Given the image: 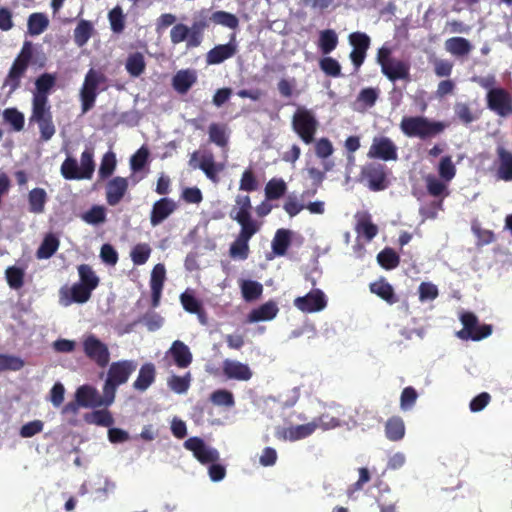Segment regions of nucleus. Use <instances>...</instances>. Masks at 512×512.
Segmentation results:
<instances>
[{
    "label": "nucleus",
    "instance_id": "obj_1",
    "mask_svg": "<svg viewBox=\"0 0 512 512\" xmlns=\"http://www.w3.org/2000/svg\"><path fill=\"white\" fill-rule=\"evenodd\" d=\"M136 368L137 363L132 360H122L111 364L103 388L104 394L109 397L108 402L114 401L116 388L126 383Z\"/></svg>",
    "mask_w": 512,
    "mask_h": 512
},
{
    "label": "nucleus",
    "instance_id": "obj_2",
    "mask_svg": "<svg viewBox=\"0 0 512 512\" xmlns=\"http://www.w3.org/2000/svg\"><path fill=\"white\" fill-rule=\"evenodd\" d=\"M441 122H431L423 117H404L400 128L408 137L426 138L439 134L444 129Z\"/></svg>",
    "mask_w": 512,
    "mask_h": 512
},
{
    "label": "nucleus",
    "instance_id": "obj_3",
    "mask_svg": "<svg viewBox=\"0 0 512 512\" xmlns=\"http://www.w3.org/2000/svg\"><path fill=\"white\" fill-rule=\"evenodd\" d=\"M460 321L463 329L457 332V337L462 340L479 341L487 338L492 333L490 325H480L477 317L470 312H464L460 315Z\"/></svg>",
    "mask_w": 512,
    "mask_h": 512
},
{
    "label": "nucleus",
    "instance_id": "obj_4",
    "mask_svg": "<svg viewBox=\"0 0 512 512\" xmlns=\"http://www.w3.org/2000/svg\"><path fill=\"white\" fill-rule=\"evenodd\" d=\"M105 81V76L94 69H90L84 79L80 90V99L82 102L83 113L90 110L95 103L99 87Z\"/></svg>",
    "mask_w": 512,
    "mask_h": 512
},
{
    "label": "nucleus",
    "instance_id": "obj_5",
    "mask_svg": "<svg viewBox=\"0 0 512 512\" xmlns=\"http://www.w3.org/2000/svg\"><path fill=\"white\" fill-rule=\"evenodd\" d=\"M292 124L294 131L306 144L313 141L318 122L310 110L298 108L293 116Z\"/></svg>",
    "mask_w": 512,
    "mask_h": 512
},
{
    "label": "nucleus",
    "instance_id": "obj_6",
    "mask_svg": "<svg viewBox=\"0 0 512 512\" xmlns=\"http://www.w3.org/2000/svg\"><path fill=\"white\" fill-rule=\"evenodd\" d=\"M84 354L99 367H105L110 360L108 346L93 334L84 335L82 338Z\"/></svg>",
    "mask_w": 512,
    "mask_h": 512
},
{
    "label": "nucleus",
    "instance_id": "obj_7",
    "mask_svg": "<svg viewBox=\"0 0 512 512\" xmlns=\"http://www.w3.org/2000/svg\"><path fill=\"white\" fill-rule=\"evenodd\" d=\"M32 57V48L30 43H25L18 57L15 59L9 74L5 80V85L11 90H15L20 83V79L27 70Z\"/></svg>",
    "mask_w": 512,
    "mask_h": 512
},
{
    "label": "nucleus",
    "instance_id": "obj_8",
    "mask_svg": "<svg viewBox=\"0 0 512 512\" xmlns=\"http://www.w3.org/2000/svg\"><path fill=\"white\" fill-rule=\"evenodd\" d=\"M294 306L304 313L323 311L327 306V297L320 289H313L305 296L294 299Z\"/></svg>",
    "mask_w": 512,
    "mask_h": 512
},
{
    "label": "nucleus",
    "instance_id": "obj_9",
    "mask_svg": "<svg viewBox=\"0 0 512 512\" xmlns=\"http://www.w3.org/2000/svg\"><path fill=\"white\" fill-rule=\"evenodd\" d=\"M390 51L387 48H381L378 52V62L381 65L382 72L390 79H403L408 75V67L405 63L390 59Z\"/></svg>",
    "mask_w": 512,
    "mask_h": 512
},
{
    "label": "nucleus",
    "instance_id": "obj_10",
    "mask_svg": "<svg viewBox=\"0 0 512 512\" xmlns=\"http://www.w3.org/2000/svg\"><path fill=\"white\" fill-rule=\"evenodd\" d=\"M91 293L85 285L78 282L71 286L65 285L59 290V303L64 307L73 303L84 304L90 299Z\"/></svg>",
    "mask_w": 512,
    "mask_h": 512
},
{
    "label": "nucleus",
    "instance_id": "obj_11",
    "mask_svg": "<svg viewBox=\"0 0 512 512\" xmlns=\"http://www.w3.org/2000/svg\"><path fill=\"white\" fill-rule=\"evenodd\" d=\"M318 429V423L311 421L301 425H290L278 427L275 432V436L280 440L285 441H298L309 437Z\"/></svg>",
    "mask_w": 512,
    "mask_h": 512
},
{
    "label": "nucleus",
    "instance_id": "obj_12",
    "mask_svg": "<svg viewBox=\"0 0 512 512\" xmlns=\"http://www.w3.org/2000/svg\"><path fill=\"white\" fill-rule=\"evenodd\" d=\"M108 395L103 393L99 395L97 390L89 385L80 386L75 393V400L80 407L93 408L99 406H109L113 402H108Z\"/></svg>",
    "mask_w": 512,
    "mask_h": 512
},
{
    "label": "nucleus",
    "instance_id": "obj_13",
    "mask_svg": "<svg viewBox=\"0 0 512 512\" xmlns=\"http://www.w3.org/2000/svg\"><path fill=\"white\" fill-rule=\"evenodd\" d=\"M184 447L191 451L194 457L202 464L214 463L219 459L218 451L206 445L200 438H189L185 441Z\"/></svg>",
    "mask_w": 512,
    "mask_h": 512
},
{
    "label": "nucleus",
    "instance_id": "obj_14",
    "mask_svg": "<svg viewBox=\"0 0 512 512\" xmlns=\"http://www.w3.org/2000/svg\"><path fill=\"white\" fill-rule=\"evenodd\" d=\"M367 156L369 158H377L383 161L397 159V147L391 139L387 137H375L369 148Z\"/></svg>",
    "mask_w": 512,
    "mask_h": 512
},
{
    "label": "nucleus",
    "instance_id": "obj_15",
    "mask_svg": "<svg viewBox=\"0 0 512 512\" xmlns=\"http://www.w3.org/2000/svg\"><path fill=\"white\" fill-rule=\"evenodd\" d=\"M487 102L488 107L500 116L512 114V97L504 89L488 91Z\"/></svg>",
    "mask_w": 512,
    "mask_h": 512
},
{
    "label": "nucleus",
    "instance_id": "obj_16",
    "mask_svg": "<svg viewBox=\"0 0 512 512\" xmlns=\"http://www.w3.org/2000/svg\"><path fill=\"white\" fill-rule=\"evenodd\" d=\"M189 164L193 168H200L213 182H217V175L223 169L221 164L215 163L212 154H203L200 156L198 152H194L191 155Z\"/></svg>",
    "mask_w": 512,
    "mask_h": 512
},
{
    "label": "nucleus",
    "instance_id": "obj_17",
    "mask_svg": "<svg viewBox=\"0 0 512 512\" xmlns=\"http://www.w3.org/2000/svg\"><path fill=\"white\" fill-rule=\"evenodd\" d=\"M237 52V43L235 35H232L227 44L215 46L206 55V62L209 65L220 64L223 61L233 57Z\"/></svg>",
    "mask_w": 512,
    "mask_h": 512
},
{
    "label": "nucleus",
    "instance_id": "obj_18",
    "mask_svg": "<svg viewBox=\"0 0 512 512\" xmlns=\"http://www.w3.org/2000/svg\"><path fill=\"white\" fill-rule=\"evenodd\" d=\"M223 373L228 379L238 381H248L252 378V370L250 367L237 360L226 359L223 362Z\"/></svg>",
    "mask_w": 512,
    "mask_h": 512
},
{
    "label": "nucleus",
    "instance_id": "obj_19",
    "mask_svg": "<svg viewBox=\"0 0 512 512\" xmlns=\"http://www.w3.org/2000/svg\"><path fill=\"white\" fill-rule=\"evenodd\" d=\"M166 279V269L163 264L154 266L151 272L150 287L152 292V304L158 306L162 294L164 281Z\"/></svg>",
    "mask_w": 512,
    "mask_h": 512
},
{
    "label": "nucleus",
    "instance_id": "obj_20",
    "mask_svg": "<svg viewBox=\"0 0 512 512\" xmlns=\"http://www.w3.org/2000/svg\"><path fill=\"white\" fill-rule=\"evenodd\" d=\"M279 312V308L276 302L268 301L258 308L253 309L247 316L249 323H257L263 321L273 320Z\"/></svg>",
    "mask_w": 512,
    "mask_h": 512
},
{
    "label": "nucleus",
    "instance_id": "obj_21",
    "mask_svg": "<svg viewBox=\"0 0 512 512\" xmlns=\"http://www.w3.org/2000/svg\"><path fill=\"white\" fill-rule=\"evenodd\" d=\"M176 209V203L169 198H162L153 205L151 212V224L157 226L167 217H169Z\"/></svg>",
    "mask_w": 512,
    "mask_h": 512
},
{
    "label": "nucleus",
    "instance_id": "obj_22",
    "mask_svg": "<svg viewBox=\"0 0 512 512\" xmlns=\"http://www.w3.org/2000/svg\"><path fill=\"white\" fill-rule=\"evenodd\" d=\"M168 353L179 368L188 367L193 359L190 348L182 341L176 340L172 343Z\"/></svg>",
    "mask_w": 512,
    "mask_h": 512
},
{
    "label": "nucleus",
    "instance_id": "obj_23",
    "mask_svg": "<svg viewBox=\"0 0 512 512\" xmlns=\"http://www.w3.org/2000/svg\"><path fill=\"white\" fill-rule=\"evenodd\" d=\"M128 188L127 179L115 177L107 184L106 198L110 205H116L123 198Z\"/></svg>",
    "mask_w": 512,
    "mask_h": 512
},
{
    "label": "nucleus",
    "instance_id": "obj_24",
    "mask_svg": "<svg viewBox=\"0 0 512 512\" xmlns=\"http://www.w3.org/2000/svg\"><path fill=\"white\" fill-rule=\"evenodd\" d=\"M196 79L195 71L189 69L180 70L173 77L172 84L177 92L184 94L191 88Z\"/></svg>",
    "mask_w": 512,
    "mask_h": 512
},
{
    "label": "nucleus",
    "instance_id": "obj_25",
    "mask_svg": "<svg viewBox=\"0 0 512 512\" xmlns=\"http://www.w3.org/2000/svg\"><path fill=\"white\" fill-rule=\"evenodd\" d=\"M365 176L372 190L378 191L386 188V176L381 165L366 168Z\"/></svg>",
    "mask_w": 512,
    "mask_h": 512
},
{
    "label": "nucleus",
    "instance_id": "obj_26",
    "mask_svg": "<svg viewBox=\"0 0 512 512\" xmlns=\"http://www.w3.org/2000/svg\"><path fill=\"white\" fill-rule=\"evenodd\" d=\"M33 111L31 120L38 121L43 120L45 118L52 117L50 113V108L48 106L47 95H42L41 93H34L33 95Z\"/></svg>",
    "mask_w": 512,
    "mask_h": 512
},
{
    "label": "nucleus",
    "instance_id": "obj_27",
    "mask_svg": "<svg viewBox=\"0 0 512 512\" xmlns=\"http://www.w3.org/2000/svg\"><path fill=\"white\" fill-rule=\"evenodd\" d=\"M146 68L145 57L141 52H133L127 56L125 69L131 77H139Z\"/></svg>",
    "mask_w": 512,
    "mask_h": 512
},
{
    "label": "nucleus",
    "instance_id": "obj_28",
    "mask_svg": "<svg viewBox=\"0 0 512 512\" xmlns=\"http://www.w3.org/2000/svg\"><path fill=\"white\" fill-rule=\"evenodd\" d=\"M498 177L504 181L512 180V153L506 151L504 148H498Z\"/></svg>",
    "mask_w": 512,
    "mask_h": 512
},
{
    "label": "nucleus",
    "instance_id": "obj_29",
    "mask_svg": "<svg viewBox=\"0 0 512 512\" xmlns=\"http://www.w3.org/2000/svg\"><path fill=\"white\" fill-rule=\"evenodd\" d=\"M385 435L391 441H399L405 435V424L401 417L389 418L385 425Z\"/></svg>",
    "mask_w": 512,
    "mask_h": 512
},
{
    "label": "nucleus",
    "instance_id": "obj_30",
    "mask_svg": "<svg viewBox=\"0 0 512 512\" xmlns=\"http://www.w3.org/2000/svg\"><path fill=\"white\" fill-rule=\"evenodd\" d=\"M155 379V367L151 363L144 364L140 370L137 379L133 383L136 390L145 391Z\"/></svg>",
    "mask_w": 512,
    "mask_h": 512
},
{
    "label": "nucleus",
    "instance_id": "obj_31",
    "mask_svg": "<svg viewBox=\"0 0 512 512\" xmlns=\"http://www.w3.org/2000/svg\"><path fill=\"white\" fill-rule=\"evenodd\" d=\"M47 202V193L43 188H34L28 194L29 211L43 213Z\"/></svg>",
    "mask_w": 512,
    "mask_h": 512
},
{
    "label": "nucleus",
    "instance_id": "obj_32",
    "mask_svg": "<svg viewBox=\"0 0 512 512\" xmlns=\"http://www.w3.org/2000/svg\"><path fill=\"white\" fill-rule=\"evenodd\" d=\"M444 45L446 51L455 56L467 55L472 49L470 42L462 37L449 38Z\"/></svg>",
    "mask_w": 512,
    "mask_h": 512
},
{
    "label": "nucleus",
    "instance_id": "obj_33",
    "mask_svg": "<svg viewBox=\"0 0 512 512\" xmlns=\"http://www.w3.org/2000/svg\"><path fill=\"white\" fill-rule=\"evenodd\" d=\"M291 241V231L287 229H278L272 240V249L276 255L282 256L286 253Z\"/></svg>",
    "mask_w": 512,
    "mask_h": 512
},
{
    "label": "nucleus",
    "instance_id": "obj_34",
    "mask_svg": "<svg viewBox=\"0 0 512 512\" xmlns=\"http://www.w3.org/2000/svg\"><path fill=\"white\" fill-rule=\"evenodd\" d=\"M370 290L372 293L376 294L383 300L392 304L396 302V298L394 295V291L392 286L383 279L375 281L370 285Z\"/></svg>",
    "mask_w": 512,
    "mask_h": 512
},
{
    "label": "nucleus",
    "instance_id": "obj_35",
    "mask_svg": "<svg viewBox=\"0 0 512 512\" xmlns=\"http://www.w3.org/2000/svg\"><path fill=\"white\" fill-rule=\"evenodd\" d=\"M251 202L247 195H238L235 200V207L231 212V217L236 220H243L250 216Z\"/></svg>",
    "mask_w": 512,
    "mask_h": 512
},
{
    "label": "nucleus",
    "instance_id": "obj_36",
    "mask_svg": "<svg viewBox=\"0 0 512 512\" xmlns=\"http://www.w3.org/2000/svg\"><path fill=\"white\" fill-rule=\"evenodd\" d=\"M93 25L91 22L87 20L79 21L78 25L74 30V41L77 46H84L92 36L93 33Z\"/></svg>",
    "mask_w": 512,
    "mask_h": 512
},
{
    "label": "nucleus",
    "instance_id": "obj_37",
    "mask_svg": "<svg viewBox=\"0 0 512 512\" xmlns=\"http://www.w3.org/2000/svg\"><path fill=\"white\" fill-rule=\"evenodd\" d=\"M426 188L429 194L435 197L446 196L448 194V182L442 178H437L435 175H428L425 178Z\"/></svg>",
    "mask_w": 512,
    "mask_h": 512
},
{
    "label": "nucleus",
    "instance_id": "obj_38",
    "mask_svg": "<svg viewBox=\"0 0 512 512\" xmlns=\"http://www.w3.org/2000/svg\"><path fill=\"white\" fill-rule=\"evenodd\" d=\"M78 274L80 278L78 283L85 285L91 292L98 286L99 278L90 266L85 264L78 266Z\"/></svg>",
    "mask_w": 512,
    "mask_h": 512
},
{
    "label": "nucleus",
    "instance_id": "obj_39",
    "mask_svg": "<svg viewBox=\"0 0 512 512\" xmlns=\"http://www.w3.org/2000/svg\"><path fill=\"white\" fill-rule=\"evenodd\" d=\"M240 288L242 296L246 301H252L261 296L263 286L261 283L252 280H241Z\"/></svg>",
    "mask_w": 512,
    "mask_h": 512
},
{
    "label": "nucleus",
    "instance_id": "obj_40",
    "mask_svg": "<svg viewBox=\"0 0 512 512\" xmlns=\"http://www.w3.org/2000/svg\"><path fill=\"white\" fill-rule=\"evenodd\" d=\"M180 301H181L183 308L187 312L198 314V317H199L201 323L202 324L205 323V319H204L203 315L200 313L201 312V304L194 297V295L192 294L191 291L187 290L184 293H182L180 296Z\"/></svg>",
    "mask_w": 512,
    "mask_h": 512
},
{
    "label": "nucleus",
    "instance_id": "obj_41",
    "mask_svg": "<svg viewBox=\"0 0 512 512\" xmlns=\"http://www.w3.org/2000/svg\"><path fill=\"white\" fill-rule=\"evenodd\" d=\"M356 231L359 236H364L368 241H370L376 236L378 228L375 224L372 223L369 216L361 215L358 218Z\"/></svg>",
    "mask_w": 512,
    "mask_h": 512
},
{
    "label": "nucleus",
    "instance_id": "obj_42",
    "mask_svg": "<svg viewBox=\"0 0 512 512\" xmlns=\"http://www.w3.org/2000/svg\"><path fill=\"white\" fill-rule=\"evenodd\" d=\"M338 44V36L335 31L331 29L323 30L319 35V48L323 54L332 52Z\"/></svg>",
    "mask_w": 512,
    "mask_h": 512
},
{
    "label": "nucleus",
    "instance_id": "obj_43",
    "mask_svg": "<svg viewBox=\"0 0 512 512\" xmlns=\"http://www.w3.org/2000/svg\"><path fill=\"white\" fill-rule=\"evenodd\" d=\"M25 268L10 266L5 271L6 281L10 288L20 289L24 284Z\"/></svg>",
    "mask_w": 512,
    "mask_h": 512
},
{
    "label": "nucleus",
    "instance_id": "obj_44",
    "mask_svg": "<svg viewBox=\"0 0 512 512\" xmlns=\"http://www.w3.org/2000/svg\"><path fill=\"white\" fill-rule=\"evenodd\" d=\"M59 241L58 239L52 235H47L40 247L37 250V257L39 259H48L50 258L58 249Z\"/></svg>",
    "mask_w": 512,
    "mask_h": 512
},
{
    "label": "nucleus",
    "instance_id": "obj_45",
    "mask_svg": "<svg viewBox=\"0 0 512 512\" xmlns=\"http://www.w3.org/2000/svg\"><path fill=\"white\" fill-rule=\"evenodd\" d=\"M439 177L445 182H451L456 175V166L453 163L451 156H444L441 158L438 167Z\"/></svg>",
    "mask_w": 512,
    "mask_h": 512
},
{
    "label": "nucleus",
    "instance_id": "obj_46",
    "mask_svg": "<svg viewBox=\"0 0 512 512\" xmlns=\"http://www.w3.org/2000/svg\"><path fill=\"white\" fill-rule=\"evenodd\" d=\"M85 421L89 424H95L103 427H109L114 422L112 415L107 410H97L88 413L85 415Z\"/></svg>",
    "mask_w": 512,
    "mask_h": 512
},
{
    "label": "nucleus",
    "instance_id": "obj_47",
    "mask_svg": "<svg viewBox=\"0 0 512 512\" xmlns=\"http://www.w3.org/2000/svg\"><path fill=\"white\" fill-rule=\"evenodd\" d=\"M209 139L218 146H225L228 141V130L225 125L211 124L208 129Z\"/></svg>",
    "mask_w": 512,
    "mask_h": 512
},
{
    "label": "nucleus",
    "instance_id": "obj_48",
    "mask_svg": "<svg viewBox=\"0 0 512 512\" xmlns=\"http://www.w3.org/2000/svg\"><path fill=\"white\" fill-rule=\"evenodd\" d=\"M49 20L42 13H34L28 19V30L31 35H39L48 27Z\"/></svg>",
    "mask_w": 512,
    "mask_h": 512
},
{
    "label": "nucleus",
    "instance_id": "obj_49",
    "mask_svg": "<svg viewBox=\"0 0 512 512\" xmlns=\"http://www.w3.org/2000/svg\"><path fill=\"white\" fill-rule=\"evenodd\" d=\"M210 19L213 23L230 29H236L239 25L238 18L234 14L225 11L214 12Z\"/></svg>",
    "mask_w": 512,
    "mask_h": 512
},
{
    "label": "nucleus",
    "instance_id": "obj_50",
    "mask_svg": "<svg viewBox=\"0 0 512 512\" xmlns=\"http://www.w3.org/2000/svg\"><path fill=\"white\" fill-rule=\"evenodd\" d=\"M286 183L279 178L271 179L265 187V195L269 200L278 199L286 192Z\"/></svg>",
    "mask_w": 512,
    "mask_h": 512
},
{
    "label": "nucleus",
    "instance_id": "obj_51",
    "mask_svg": "<svg viewBox=\"0 0 512 512\" xmlns=\"http://www.w3.org/2000/svg\"><path fill=\"white\" fill-rule=\"evenodd\" d=\"M191 375L187 373L185 376L173 375L168 379L169 388L177 394H184L189 389Z\"/></svg>",
    "mask_w": 512,
    "mask_h": 512
},
{
    "label": "nucleus",
    "instance_id": "obj_52",
    "mask_svg": "<svg viewBox=\"0 0 512 512\" xmlns=\"http://www.w3.org/2000/svg\"><path fill=\"white\" fill-rule=\"evenodd\" d=\"M82 219L91 225L101 224L106 219V209L104 206H93L83 214Z\"/></svg>",
    "mask_w": 512,
    "mask_h": 512
},
{
    "label": "nucleus",
    "instance_id": "obj_53",
    "mask_svg": "<svg viewBox=\"0 0 512 512\" xmlns=\"http://www.w3.org/2000/svg\"><path fill=\"white\" fill-rule=\"evenodd\" d=\"M80 170L83 179H90L93 175L95 165L93 161V151L86 149L81 155Z\"/></svg>",
    "mask_w": 512,
    "mask_h": 512
},
{
    "label": "nucleus",
    "instance_id": "obj_54",
    "mask_svg": "<svg viewBox=\"0 0 512 512\" xmlns=\"http://www.w3.org/2000/svg\"><path fill=\"white\" fill-rule=\"evenodd\" d=\"M61 174L66 179H83L80 167L75 159L67 158L61 166Z\"/></svg>",
    "mask_w": 512,
    "mask_h": 512
},
{
    "label": "nucleus",
    "instance_id": "obj_55",
    "mask_svg": "<svg viewBox=\"0 0 512 512\" xmlns=\"http://www.w3.org/2000/svg\"><path fill=\"white\" fill-rule=\"evenodd\" d=\"M108 19L114 33H120L124 30L125 18L122 9L119 6H116L109 12Z\"/></svg>",
    "mask_w": 512,
    "mask_h": 512
},
{
    "label": "nucleus",
    "instance_id": "obj_56",
    "mask_svg": "<svg viewBox=\"0 0 512 512\" xmlns=\"http://www.w3.org/2000/svg\"><path fill=\"white\" fill-rule=\"evenodd\" d=\"M151 254V248L148 244H137L131 251L130 256L135 265H143L147 262Z\"/></svg>",
    "mask_w": 512,
    "mask_h": 512
},
{
    "label": "nucleus",
    "instance_id": "obj_57",
    "mask_svg": "<svg viewBox=\"0 0 512 512\" xmlns=\"http://www.w3.org/2000/svg\"><path fill=\"white\" fill-rule=\"evenodd\" d=\"M44 429V422L41 420H33L23 424L19 430V435L22 438H31L39 433H41Z\"/></svg>",
    "mask_w": 512,
    "mask_h": 512
},
{
    "label": "nucleus",
    "instance_id": "obj_58",
    "mask_svg": "<svg viewBox=\"0 0 512 512\" xmlns=\"http://www.w3.org/2000/svg\"><path fill=\"white\" fill-rule=\"evenodd\" d=\"M116 167V156L112 151L104 154L99 168V175L102 178L110 176Z\"/></svg>",
    "mask_w": 512,
    "mask_h": 512
},
{
    "label": "nucleus",
    "instance_id": "obj_59",
    "mask_svg": "<svg viewBox=\"0 0 512 512\" xmlns=\"http://www.w3.org/2000/svg\"><path fill=\"white\" fill-rule=\"evenodd\" d=\"M240 226L241 231L239 237L242 239L250 240V238L259 230L260 225L251 219V217L243 218V220H236Z\"/></svg>",
    "mask_w": 512,
    "mask_h": 512
},
{
    "label": "nucleus",
    "instance_id": "obj_60",
    "mask_svg": "<svg viewBox=\"0 0 512 512\" xmlns=\"http://www.w3.org/2000/svg\"><path fill=\"white\" fill-rule=\"evenodd\" d=\"M24 366V361L12 355L0 354V372L5 370L18 371Z\"/></svg>",
    "mask_w": 512,
    "mask_h": 512
},
{
    "label": "nucleus",
    "instance_id": "obj_61",
    "mask_svg": "<svg viewBox=\"0 0 512 512\" xmlns=\"http://www.w3.org/2000/svg\"><path fill=\"white\" fill-rule=\"evenodd\" d=\"M4 119L14 130L20 131L24 126V115L16 109L9 108L3 113Z\"/></svg>",
    "mask_w": 512,
    "mask_h": 512
},
{
    "label": "nucleus",
    "instance_id": "obj_62",
    "mask_svg": "<svg viewBox=\"0 0 512 512\" xmlns=\"http://www.w3.org/2000/svg\"><path fill=\"white\" fill-rule=\"evenodd\" d=\"M210 399L213 404L217 406L232 407L235 403L233 394L230 391L224 389L213 392Z\"/></svg>",
    "mask_w": 512,
    "mask_h": 512
},
{
    "label": "nucleus",
    "instance_id": "obj_63",
    "mask_svg": "<svg viewBox=\"0 0 512 512\" xmlns=\"http://www.w3.org/2000/svg\"><path fill=\"white\" fill-rule=\"evenodd\" d=\"M377 260L378 263L386 269H393L399 263V257L391 249H385L380 252L377 256Z\"/></svg>",
    "mask_w": 512,
    "mask_h": 512
},
{
    "label": "nucleus",
    "instance_id": "obj_64",
    "mask_svg": "<svg viewBox=\"0 0 512 512\" xmlns=\"http://www.w3.org/2000/svg\"><path fill=\"white\" fill-rule=\"evenodd\" d=\"M418 398V394L412 387H406L400 396V408L403 411H408L413 408Z\"/></svg>",
    "mask_w": 512,
    "mask_h": 512
}]
</instances>
